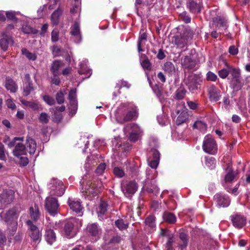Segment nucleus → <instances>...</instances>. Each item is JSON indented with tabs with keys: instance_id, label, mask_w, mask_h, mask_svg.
Wrapping results in <instances>:
<instances>
[{
	"instance_id": "obj_16",
	"label": "nucleus",
	"mask_w": 250,
	"mask_h": 250,
	"mask_svg": "<svg viewBox=\"0 0 250 250\" xmlns=\"http://www.w3.org/2000/svg\"><path fill=\"white\" fill-rule=\"evenodd\" d=\"M214 200L219 207H228L230 203L229 197L225 194L218 193L214 196Z\"/></svg>"
},
{
	"instance_id": "obj_12",
	"label": "nucleus",
	"mask_w": 250,
	"mask_h": 250,
	"mask_svg": "<svg viewBox=\"0 0 250 250\" xmlns=\"http://www.w3.org/2000/svg\"><path fill=\"white\" fill-rule=\"evenodd\" d=\"M138 188V184L134 181L124 182L122 184V190L127 197L134 194L137 190Z\"/></svg>"
},
{
	"instance_id": "obj_13",
	"label": "nucleus",
	"mask_w": 250,
	"mask_h": 250,
	"mask_svg": "<svg viewBox=\"0 0 250 250\" xmlns=\"http://www.w3.org/2000/svg\"><path fill=\"white\" fill-rule=\"evenodd\" d=\"M18 215L15 209H11L7 211H2L0 213V218L7 224L12 223L17 221Z\"/></svg>"
},
{
	"instance_id": "obj_31",
	"label": "nucleus",
	"mask_w": 250,
	"mask_h": 250,
	"mask_svg": "<svg viewBox=\"0 0 250 250\" xmlns=\"http://www.w3.org/2000/svg\"><path fill=\"white\" fill-rule=\"evenodd\" d=\"M45 238L47 242L51 245L56 241V234L52 229H47L45 233Z\"/></svg>"
},
{
	"instance_id": "obj_27",
	"label": "nucleus",
	"mask_w": 250,
	"mask_h": 250,
	"mask_svg": "<svg viewBox=\"0 0 250 250\" xmlns=\"http://www.w3.org/2000/svg\"><path fill=\"white\" fill-rule=\"evenodd\" d=\"M87 60L85 59L83 60L80 64V69L79 70V73L80 74H85L86 76V78H89L92 74V70L87 67Z\"/></svg>"
},
{
	"instance_id": "obj_58",
	"label": "nucleus",
	"mask_w": 250,
	"mask_h": 250,
	"mask_svg": "<svg viewBox=\"0 0 250 250\" xmlns=\"http://www.w3.org/2000/svg\"><path fill=\"white\" fill-rule=\"evenodd\" d=\"M43 100L47 104L50 105H53L55 102L54 99L48 95L43 96Z\"/></svg>"
},
{
	"instance_id": "obj_62",
	"label": "nucleus",
	"mask_w": 250,
	"mask_h": 250,
	"mask_svg": "<svg viewBox=\"0 0 250 250\" xmlns=\"http://www.w3.org/2000/svg\"><path fill=\"white\" fill-rule=\"evenodd\" d=\"M217 75L211 71H208L207 74V80L210 81H215L217 79Z\"/></svg>"
},
{
	"instance_id": "obj_20",
	"label": "nucleus",
	"mask_w": 250,
	"mask_h": 250,
	"mask_svg": "<svg viewBox=\"0 0 250 250\" xmlns=\"http://www.w3.org/2000/svg\"><path fill=\"white\" fill-rule=\"evenodd\" d=\"M74 223L70 221L64 222L62 231L63 235L69 238L74 237L75 235L74 231Z\"/></svg>"
},
{
	"instance_id": "obj_38",
	"label": "nucleus",
	"mask_w": 250,
	"mask_h": 250,
	"mask_svg": "<svg viewBox=\"0 0 250 250\" xmlns=\"http://www.w3.org/2000/svg\"><path fill=\"white\" fill-rule=\"evenodd\" d=\"M193 127L204 133L207 129V124L203 121L198 120L194 123Z\"/></svg>"
},
{
	"instance_id": "obj_49",
	"label": "nucleus",
	"mask_w": 250,
	"mask_h": 250,
	"mask_svg": "<svg viewBox=\"0 0 250 250\" xmlns=\"http://www.w3.org/2000/svg\"><path fill=\"white\" fill-rule=\"evenodd\" d=\"M22 54L26 56L29 60L35 61L37 56L35 54L30 52L27 49L22 48L21 50Z\"/></svg>"
},
{
	"instance_id": "obj_41",
	"label": "nucleus",
	"mask_w": 250,
	"mask_h": 250,
	"mask_svg": "<svg viewBox=\"0 0 250 250\" xmlns=\"http://www.w3.org/2000/svg\"><path fill=\"white\" fill-rule=\"evenodd\" d=\"M63 62L61 61H55L53 62L51 70L53 74H57L59 69L63 66Z\"/></svg>"
},
{
	"instance_id": "obj_18",
	"label": "nucleus",
	"mask_w": 250,
	"mask_h": 250,
	"mask_svg": "<svg viewBox=\"0 0 250 250\" xmlns=\"http://www.w3.org/2000/svg\"><path fill=\"white\" fill-rule=\"evenodd\" d=\"M152 157H149L147 159V163L150 167L153 169H156L160 160L159 152L156 149H153L151 152Z\"/></svg>"
},
{
	"instance_id": "obj_2",
	"label": "nucleus",
	"mask_w": 250,
	"mask_h": 250,
	"mask_svg": "<svg viewBox=\"0 0 250 250\" xmlns=\"http://www.w3.org/2000/svg\"><path fill=\"white\" fill-rule=\"evenodd\" d=\"M81 191L83 193L85 198L91 200L93 197L98 195L100 191L101 182H95L91 179H89L87 174L85 175L80 182Z\"/></svg>"
},
{
	"instance_id": "obj_23",
	"label": "nucleus",
	"mask_w": 250,
	"mask_h": 250,
	"mask_svg": "<svg viewBox=\"0 0 250 250\" xmlns=\"http://www.w3.org/2000/svg\"><path fill=\"white\" fill-rule=\"evenodd\" d=\"M188 39L187 35L184 33L183 36L174 37L172 40V43L178 48H183L187 45Z\"/></svg>"
},
{
	"instance_id": "obj_5",
	"label": "nucleus",
	"mask_w": 250,
	"mask_h": 250,
	"mask_svg": "<svg viewBox=\"0 0 250 250\" xmlns=\"http://www.w3.org/2000/svg\"><path fill=\"white\" fill-rule=\"evenodd\" d=\"M124 132L125 133H129V139L132 142L138 141L143 134V130L141 127L135 123L128 124L125 127Z\"/></svg>"
},
{
	"instance_id": "obj_50",
	"label": "nucleus",
	"mask_w": 250,
	"mask_h": 250,
	"mask_svg": "<svg viewBox=\"0 0 250 250\" xmlns=\"http://www.w3.org/2000/svg\"><path fill=\"white\" fill-rule=\"evenodd\" d=\"M76 92V88H72L70 91L68 95V99L70 103L77 102Z\"/></svg>"
},
{
	"instance_id": "obj_43",
	"label": "nucleus",
	"mask_w": 250,
	"mask_h": 250,
	"mask_svg": "<svg viewBox=\"0 0 250 250\" xmlns=\"http://www.w3.org/2000/svg\"><path fill=\"white\" fill-rule=\"evenodd\" d=\"M186 92L187 91L185 88L180 87L176 91L174 98L177 100H182L185 97Z\"/></svg>"
},
{
	"instance_id": "obj_44",
	"label": "nucleus",
	"mask_w": 250,
	"mask_h": 250,
	"mask_svg": "<svg viewBox=\"0 0 250 250\" xmlns=\"http://www.w3.org/2000/svg\"><path fill=\"white\" fill-rule=\"evenodd\" d=\"M227 170L228 172L225 177V181L226 183H230L234 179L235 174L229 166L228 167Z\"/></svg>"
},
{
	"instance_id": "obj_54",
	"label": "nucleus",
	"mask_w": 250,
	"mask_h": 250,
	"mask_svg": "<svg viewBox=\"0 0 250 250\" xmlns=\"http://www.w3.org/2000/svg\"><path fill=\"white\" fill-rule=\"evenodd\" d=\"M39 119L42 124H47L49 121V116L46 113L42 112L41 113Z\"/></svg>"
},
{
	"instance_id": "obj_35",
	"label": "nucleus",
	"mask_w": 250,
	"mask_h": 250,
	"mask_svg": "<svg viewBox=\"0 0 250 250\" xmlns=\"http://www.w3.org/2000/svg\"><path fill=\"white\" fill-rule=\"evenodd\" d=\"M115 225L121 230L126 229L128 227V222L126 220L120 219L116 220Z\"/></svg>"
},
{
	"instance_id": "obj_53",
	"label": "nucleus",
	"mask_w": 250,
	"mask_h": 250,
	"mask_svg": "<svg viewBox=\"0 0 250 250\" xmlns=\"http://www.w3.org/2000/svg\"><path fill=\"white\" fill-rule=\"evenodd\" d=\"M229 66H227V68L222 69L218 71L219 76L222 78H226L229 75Z\"/></svg>"
},
{
	"instance_id": "obj_33",
	"label": "nucleus",
	"mask_w": 250,
	"mask_h": 250,
	"mask_svg": "<svg viewBox=\"0 0 250 250\" xmlns=\"http://www.w3.org/2000/svg\"><path fill=\"white\" fill-rule=\"evenodd\" d=\"M141 64L145 71H149L151 69L150 63L147 58L142 54L140 56Z\"/></svg>"
},
{
	"instance_id": "obj_19",
	"label": "nucleus",
	"mask_w": 250,
	"mask_h": 250,
	"mask_svg": "<svg viewBox=\"0 0 250 250\" xmlns=\"http://www.w3.org/2000/svg\"><path fill=\"white\" fill-rule=\"evenodd\" d=\"M70 33L72 36V40L77 43L82 41V36L80 33V23L76 21L71 27Z\"/></svg>"
},
{
	"instance_id": "obj_59",
	"label": "nucleus",
	"mask_w": 250,
	"mask_h": 250,
	"mask_svg": "<svg viewBox=\"0 0 250 250\" xmlns=\"http://www.w3.org/2000/svg\"><path fill=\"white\" fill-rule=\"evenodd\" d=\"M59 40V30L55 28L51 33V40L53 42H56Z\"/></svg>"
},
{
	"instance_id": "obj_9",
	"label": "nucleus",
	"mask_w": 250,
	"mask_h": 250,
	"mask_svg": "<svg viewBox=\"0 0 250 250\" xmlns=\"http://www.w3.org/2000/svg\"><path fill=\"white\" fill-rule=\"evenodd\" d=\"M178 108L176 110L177 117L175 122L177 125H180L186 122L188 119V109L186 108L184 102H180V103L179 104Z\"/></svg>"
},
{
	"instance_id": "obj_36",
	"label": "nucleus",
	"mask_w": 250,
	"mask_h": 250,
	"mask_svg": "<svg viewBox=\"0 0 250 250\" xmlns=\"http://www.w3.org/2000/svg\"><path fill=\"white\" fill-rule=\"evenodd\" d=\"M7 224L8 233L10 236H13L17 231L18 225L17 221H14L12 223H8Z\"/></svg>"
},
{
	"instance_id": "obj_30",
	"label": "nucleus",
	"mask_w": 250,
	"mask_h": 250,
	"mask_svg": "<svg viewBox=\"0 0 250 250\" xmlns=\"http://www.w3.org/2000/svg\"><path fill=\"white\" fill-rule=\"evenodd\" d=\"M5 86L7 90L12 93L16 92L17 90V86L15 82L9 77L6 79Z\"/></svg>"
},
{
	"instance_id": "obj_29",
	"label": "nucleus",
	"mask_w": 250,
	"mask_h": 250,
	"mask_svg": "<svg viewBox=\"0 0 250 250\" xmlns=\"http://www.w3.org/2000/svg\"><path fill=\"white\" fill-rule=\"evenodd\" d=\"M30 217L34 221H37L40 217V213L38 206L35 204L29 208Z\"/></svg>"
},
{
	"instance_id": "obj_56",
	"label": "nucleus",
	"mask_w": 250,
	"mask_h": 250,
	"mask_svg": "<svg viewBox=\"0 0 250 250\" xmlns=\"http://www.w3.org/2000/svg\"><path fill=\"white\" fill-rule=\"evenodd\" d=\"M114 174L117 177L121 178L123 177L125 175L124 171L123 169L118 167H115L113 170Z\"/></svg>"
},
{
	"instance_id": "obj_3",
	"label": "nucleus",
	"mask_w": 250,
	"mask_h": 250,
	"mask_svg": "<svg viewBox=\"0 0 250 250\" xmlns=\"http://www.w3.org/2000/svg\"><path fill=\"white\" fill-rule=\"evenodd\" d=\"M157 176V172L155 170H151L150 168L146 170V179L143 182V188L148 192L151 193H157L158 188L156 185L155 178Z\"/></svg>"
},
{
	"instance_id": "obj_15",
	"label": "nucleus",
	"mask_w": 250,
	"mask_h": 250,
	"mask_svg": "<svg viewBox=\"0 0 250 250\" xmlns=\"http://www.w3.org/2000/svg\"><path fill=\"white\" fill-rule=\"evenodd\" d=\"M183 68L189 70H196L198 68L196 61L191 56H186L181 60Z\"/></svg>"
},
{
	"instance_id": "obj_48",
	"label": "nucleus",
	"mask_w": 250,
	"mask_h": 250,
	"mask_svg": "<svg viewBox=\"0 0 250 250\" xmlns=\"http://www.w3.org/2000/svg\"><path fill=\"white\" fill-rule=\"evenodd\" d=\"M107 205L105 202H101L100 204L97 208V213L98 216L104 215L107 210Z\"/></svg>"
},
{
	"instance_id": "obj_40",
	"label": "nucleus",
	"mask_w": 250,
	"mask_h": 250,
	"mask_svg": "<svg viewBox=\"0 0 250 250\" xmlns=\"http://www.w3.org/2000/svg\"><path fill=\"white\" fill-rule=\"evenodd\" d=\"M163 218L164 220L171 224L175 223L176 219L175 215L170 212H165L163 214Z\"/></svg>"
},
{
	"instance_id": "obj_1",
	"label": "nucleus",
	"mask_w": 250,
	"mask_h": 250,
	"mask_svg": "<svg viewBox=\"0 0 250 250\" xmlns=\"http://www.w3.org/2000/svg\"><path fill=\"white\" fill-rule=\"evenodd\" d=\"M138 116V109L131 104H121L114 112V117L117 122L123 124Z\"/></svg>"
},
{
	"instance_id": "obj_46",
	"label": "nucleus",
	"mask_w": 250,
	"mask_h": 250,
	"mask_svg": "<svg viewBox=\"0 0 250 250\" xmlns=\"http://www.w3.org/2000/svg\"><path fill=\"white\" fill-rule=\"evenodd\" d=\"M146 38L147 35L146 33H143L140 34L137 43L138 50L139 52L144 51L142 49L141 46L143 45L144 41L146 40Z\"/></svg>"
},
{
	"instance_id": "obj_32",
	"label": "nucleus",
	"mask_w": 250,
	"mask_h": 250,
	"mask_svg": "<svg viewBox=\"0 0 250 250\" xmlns=\"http://www.w3.org/2000/svg\"><path fill=\"white\" fill-rule=\"evenodd\" d=\"M62 10L58 8L51 16V21L53 25H57L59 22V18L62 14Z\"/></svg>"
},
{
	"instance_id": "obj_45",
	"label": "nucleus",
	"mask_w": 250,
	"mask_h": 250,
	"mask_svg": "<svg viewBox=\"0 0 250 250\" xmlns=\"http://www.w3.org/2000/svg\"><path fill=\"white\" fill-rule=\"evenodd\" d=\"M34 90L32 83L30 81L27 82L23 86V95L27 96Z\"/></svg>"
},
{
	"instance_id": "obj_10",
	"label": "nucleus",
	"mask_w": 250,
	"mask_h": 250,
	"mask_svg": "<svg viewBox=\"0 0 250 250\" xmlns=\"http://www.w3.org/2000/svg\"><path fill=\"white\" fill-rule=\"evenodd\" d=\"M67 204L72 211L79 216L83 215V208L80 199L69 197L67 201Z\"/></svg>"
},
{
	"instance_id": "obj_57",
	"label": "nucleus",
	"mask_w": 250,
	"mask_h": 250,
	"mask_svg": "<svg viewBox=\"0 0 250 250\" xmlns=\"http://www.w3.org/2000/svg\"><path fill=\"white\" fill-rule=\"evenodd\" d=\"M8 40L2 38L0 40V46L3 51H6L8 47Z\"/></svg>"
},
{
	"instance_id": "obj_34",
	"label": "nucleus",
	"mask_w": 250,
	"mask_h": 250,
	"mask_svg": "<svg viewBox=\"0 0 250 250\" xmlns=\"http://www.w3.org/2000/svg\"><path fill=\"white\" fill-rule=\"evenodd\" d=\"M163 70L169 75L174 74L175 72V68L173 64L169 62L164 63L163 67Z\"/></svg>"
},
{
	"instance_id": "obj_28",
	"label": "nucleus",
	"mask_w": 250,
	"mask_h": 250,
	"mask_svg": "<svg viewBox=\"0 0 250 250\" xmlns=\"http://www.w3.org/2000/svg\"><path fill=\"white\" fill-rule=\"evenodd\" d=\"M13 153L14 155L17 157L25 155L26 153L25 146L21 143L16 144L15 147L13 150Z\"/></svg>"
},
{
	"instance_id": "obj_6",
	"label": "nucleus",
	"mask_w": 250,
	"mask_h": 250,
	"mask_svg": "<svg viewBox=\"0 0 250 250\" xmlns=\"http://www.w3.org/2000/svg\"><path fill=\"white\" fill-rule=\"evenodd\" d=\"M202 147L206 153L211 155H215L217 152L216 143L210 134L207 135L205 137Z\"/></svg>"
},
{
	"instance_id": "obj_39",
	"label": "nucleus",
	"mask_w": 250,
	"mask_h": 250,
	"mask_svg": "<svg viewBox=\"0 0 250 250\" xmlns=\"http://www.w3.org/2000/svg\"><path fill=\"white\" fill-rule=\"evenodd\" d=\"M88 144H89L88 137H87L85 135H84L83 136H82L78 142V145L80 147H82L83 146V145H84V148L83 149V153H84L85 152V149L88 147Z\"/></svg>"
},
{
	"instance_id": "obj_63",
	"label": "nucleus",
	"mask_w": 250,
	"mask_h": 250,
	"mask_svg": "<svg viewBox=\"0 0 250 250\" xmlns=\"http://www.w3.org/2000/svg\"><path fill=\"white\" fill-rule=\"evenodd\" d=\"M6 104L9 108L12 110L16 108V105L11 98L7 99L5 101Z\"/></svg>"
},
{
	"instance_id": "obj_8",
	"label": "nucleus",
	"mask_w": 250,
	"mask_h": 250,
	"mask_svg": "<svg viewBox=\"0 0 250 250\" xmlns=\"http://www.w3.org/2000/svg\"><path fill=\"white\" fill-rule=\"evenodd\" d=\"M59 205L57 198L49 196L45 200V207L50 215L55 216L58 212Z\"/></svg>"
},
{
	"instance_id": "obj_4",
	"label": "nucleus",
	"mask_w": 250,
	"mask_h": 250,
	"mask_svg": "<svg viewBox=\"0 0 250 250\" xmlns=\"http://www.w3.org/2000/svg\"><path fill=\"white\" fill-rule=\"evenodd\" d=\"M50 196H62L65 191L63 182L56 178L51 179L47 184Z\"/></svg>"
},
{
	"instance_id": "obj_24",
	"label": "nucleus",
	"mask_w": 250,
	"mask_h": 250,
	"mask_svg": "<svg viewBox=\"0 0 250 250\" xmlns=\"http://www.w3.org/2000/svg\"><path fill=\"white\" fill-rule=\"evenodd\" d=\"M212 24L215 26L216 30H219L220 33L221 32V30L222 29L226 30L228 27L226 20L220 17H217L213 19Z\"/></svg>"
},
{
	"instance_id": "obj_51",
	"label": "nucleus",
	"mask_w": 250,
	"mask_h": 250,
	"mask_svg": "<svg viewBox=\"0 0 250 250\" xmlns=\"http://www.w3.org/2000/svg\"><path fill=\"white\" fill-rule=\"evenodd\" d=\"M146 225L150 228H154L155 226V219L154 216L150 215L148 216L145 221Z\"/></svg>"
},
{
	"instance_id": "obj_22",
	"label": "nucleus",
	"mask_w": 250,
	"mask_h": 250,
	"mask_svg": "<svg viewBox=\"0 0 250 250\" xmlns=\"http://www.w3.org/2000/svg\"><path fill=\"white\" fill-rule=\"evenodd\" d=\"M231 220L233 225L237 228H242L246 223V218L239 214H236L231 216Z\"/></svg>"
},
{
	"instance_id": "obj_21",
	"label": "nucleus",
	"mask_w": 250,
	"mask_h": 250,
	"mask_svg": "<svg viewBox=\"0 0 250 250\" xmlns=\"http://www.w3.org/2000/svg\"><path fill=\"white\" fill-rule=\"evenodd\" d=\"M209 99L211 102H217L221 97L220 91L214 85H211L208 88Z\"/></svg>"
},
{
	"instance_id": "obj_55",
	"label": "nucleus",
	"mask_w": 250,
	"mask_h": 250,
	"mask_svg": "<svg viewBox=\"0 0 250 250\" xmlns=\"http://www.w3.org/2000/svg\"><path fill=\"white\" fill-rule=\"evenodd\" d=\"M106 168L105 163H101L95 170V172L98 175H102Z\"/></svg>"
},
{
	"instance_id": "obj_37",
	"label": "nucleus",
	"mask_w": 250,
	"mask_h": 250,
	"mask_svg": "<svg viewBox=\"0 0 250 250\" xmlns=\"http://www.w3.org/2000/svg\"><path fill=\"white\" fill-rule=\"evenodd\" d=\"M179 237L182 241V243L179 244V247L181 250H183L185 249L188 243V241L187 239V235L184 232H181L180 233Z\"/></svg>"
},
{
	"instance_id": "obj_17",
	"label": "nucleus",
	"mask_w": 250,
	"mask_h": 250,
	"mask_svg": "<svg viewBox=\"0 0 250 250\" xmlns=\"http://www.w3.org/2000/svg\"><path fill=\"white\" fill-rule=\"evenodd\" d=\"M202 5V0H188L187 3L189 11L194 14L200 13Z\"/></svg>"
},
{
	"instance_id": "obj_64",
	"label": "nucleus",
	"mask_w": 250,
	"mask_h": 250,
	"mask_svg": "<svg viewBox=\"0 0 250 250\" xmlns=\"http://www.w3.org/2000/svg\"><path fill=\"white\" fill-rule=\"evenodd\" d=\"M56 100L59 104H61L64 102V95L62 91L57 93L56 95Z\"/></svg>"
},
{
	"instance_id": "obj_52",
	"label": "nucleus",
	"mask_w": 250,
	"mask_h": 250,
	"mask_svg": "<svg viewBox=\"0 0 250 250\" xmlns=\"http://www.w3.org/2000/svg\"><path fill=\"white\" fill-rule=\"evenodd\" d=\"M69 113L73 116L77 112L78 109V102L70 103L69 106Z\"/></svg>"
},
{
	"instance_id": "obj_25",
	"label": "nucleus",
	"mask_w": 250,
	"mask_h": 250,
	"mask_svg": "<svg viewBox=\"0 0 250 250\" xmlns=\"http://www.w3.org/2000/svg\"><path fill=\"white\" fill-rule=\"evenodd\" d=\"M86 230L90 235L95 237V240L99 237L101 233V229L96 223L88 224Z\"/></svg>"
},
{
	"instance_id": "obj_11",
	"label": "nucleus",
	"mask_w": 250,
	"mask_h": 250,
	"mask_svg": "<svg viewBox=\"0 0 250 250\" xmlns=\"http://www.w3.org/2000/svg\"><path fill=\"white\" fill-rule=\"evenodd\" d=\"M26 224L28 226L29 234L31 239L34 242H39L41 239L42 234L38 227L29 220L26 221Z\"/></svg>"
},
{
	"instance_id": "obj_14",
	"label": "nucleus",
	"mask_w": 250,
	"mask_h": 250,
	"mask_svg": "<svg viewBox=\"0 0 250 250\" xmlns=\"http://www.w3.org/2000/svg\"><path fill=\"white\" fill-rule=\"evenodd\" d=\"M15 192L11 189H6L0 194V200L3 207L12 203L14 199Z\"/></svg>"
},
{
	"instance_id": "obj_7",
	"label": "nucleus",
	"mask_w": 250,
	"mask_h": 250,
	"mask_svg": "<svg viewBox=\"0 0 250 250\" xmlns=\"http://www.w3.org/2000/svg\"><path fill=\"white\" fill-rule=\"evenodd\" d=\"M201 82V78L198 75L191 74L186 79L185 83L189 90L192 93H194L198 89Z\"/></svg>"
},
{
	"instance_id": "obj_47",
	"label": "nucleus",
	"mask_w": 250,
	"mask_h": 250,
	"mask_svg": "<svg viewBox=\"0 0 250 250\" xmlns=\"http://www.w3.org/2000/svg\"><path fill=\"white\" fill-rule=\"evenodd\" d=\"M22 31L25 34H35L38 31L35 28H33L27 24H24L22 26Z\"/></svg>"
},
{
	"instance_id": "obj_42",
	"label": "nucleus",
	"mask_w": 250,
	"mask_h": 250,
	"mask_svg": "<svg viewBox=\"0 0 250 250\" xmlns=\"http://www.w3.org/2000/svg\"><path fill=\"white\" fill-rule=\"evenodd\" d=\"M205 164L207 167L211 169L215 168L216 165V160L214 158L208 156L205 157Z\"/></svg>"
},
{
	"instance_id": "obj_61",
	"label": "nucleus",
	"mask_w": 250,
	"mask_h": 250,
	"mask_svg": "<svg viewBox=\"0 0 250 250\" xmlns=\"http://www.w3.org/2000/svg\"><path fill=\"white\" fill-rule=\"evenodd\" d=\"M229 73L231 74L233 78H236V79H238L240 75V72L239 69H237L231 67L229 68Z\"/></svg>"
},
{
	"instance_id": "obj_60",
	"label": "nucleus",
	"mask_w": 250,
	"mask_h": 250,
	"mask_svg": "<svg viewBox=\"0 0 250 250\" xmlns=\"http://www.w3.org/2000/svg\"><path fill=\"white\" fill-rule=\"evenodd\" d=\"M180 17L185 23H189L191 21L190 17L187 14L186 12H183L180 14Z\"/></svg>"
},
{
	"instance_id": "obj_26",
	"label": "nucleus",
	"mask_w": 250,
	"mask_h": 250,
	"mask_svg": "<svg viewBox=\"0 0 250 250\" xmlns=\"http://www.w3.org/2000/svg\"><path fill=\"white\" fill-rule=\"evenodd\" d=\"M37 147V144L35 141L30 137H27L26 140V150L30 154H34Z\"/></svg>"
}]
</instances>
